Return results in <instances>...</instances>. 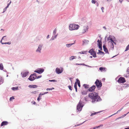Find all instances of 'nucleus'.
<instances>
[{"label":"nucleus","instance_id":"2f4dec72","mask_svg":"<svg viewBox=\"0 0 129 129\" xmlns=\"http://www.w3.org/2000/svg\"><path fill=\"white\" fill-rule=\"evenodd\" d=\"M92 3L93 4H95V3L96 1L95 0H92Z\"/></svg>","mask_w":129,"mask_h":129},{"label":"nucleus","instance_id":"4c0bfd02","mask_svg":"<svg viewBox=\"0 0 129 129\" xmlns=\"http://www.w3.org/2000/svg\"><path fill=\"white\" fill-rule=\"evenodd\" d=\"M56 29H55L53 31V34H55L56 33Z\"/></svg>","mask_w":129,"mask_h":129},{"label":"nucleus","instance_id":"f3484780","mask_svg":"<svg viewBox=\"0 0 129 129\" xmlns=\"http://www.w3.org/2000/svg\"><path fill=\"white\" fill-rule=\"evenodd\" d=\"M103 47L104 51L106 53H108V50L106 48V47L105 45H103Z\"/></svg>","mask_w":129,"mask_h":129},{"label":"nucleus","instance_id":"b1692460","mask_svg":"<svg viewBox=\"0 0 129 129\" xmlns=\"http://www.w3.org/2000/svg\"><path fill=\"white\" fill-rule=\"evenodd\" d=\"M3 69V66L2 64V63L0 64V69L2 70Z\"/></svg>","mask_w":129,"mask_h":129},{"label":"nucleus","instance_id":"13d9d810","mask_svg":"<svg viewBox=\"0 0 129 129\" xmlns=\"http://www.w3.org/2000/svg\"><path fill=\"white\" fill-rule=\"evenodd\" d=\"M125 129H129V127L125 128Z\"/></svg>","mask_w":129,"mask_h":129},{"label":"nucleus","instance_id":"4468645a","mask_svg":"<svg viewBox=\"0 0 129 129\" xmlns=\"http://www.w3.org/2000/svg\"><path fill=\"white\" fill-rule=\"evenodd\" d=\"M8 124V122L7 121H3L1 124V126H4L7 125Z\"/></svg>","mask_w":129,"mask_h":129},{"label":"nucleus","instance_id":"f8f14e48","mask_svg":"<svg viewBox=\"0 0 129 129\" xmlns=\"http://www.w3.org/2000/svg\"><path fill=\"white\" fill-rule=\"evenodd\" d=\"M88 26L85 25L83 27V29L82 30V33H84L88 31Z\"/></svg>","mask_w":129,"mask_h":129},{"label":"nucleus","instance_id":"4d7b16f0","mask_svg":"<svg viewBox=\"0 0 129 129\" xmlns=\"http://www.w3.org/2000/svg\"><path fill=\"white\" fill-rule=\"evenodd\" d=\"M48 93V92H45L44 93H45V94L47 93Z\"/></svg>","mask_w":129,"mask_h":129},{"label":"nucleus","instance_id":"c85d7f7f","mask_svg":"<svg viewBox=\"0 0 129 129\" xmlns=\"http://www.w3.org/2000/svg\"><path fill=\"white\" fill-rule=\"evenodd\" d=\"M74 43L70 44H66V46L68 47H69L70 46H72L73 45Z\"/></svg>","mask_w":129,"mask_h":129},{"label":"nucleus","instance_id":"bf43d9fd","mask_svg":"<svg viewBox=\"0 0 129 129\" xmlns=\"http://www.w3.org/2000/svg\"><path fill=\"white\" fill-rule=\"evenodd\" d=\"M98 127H95L93 128V129H95L96 128H98Z\"/></svg>","mask_w":129,"mask_h":129},{"label":"nucleus","instance_id":"69168bd1","mask_svg":"<svg viewBox=\"0 0 129 129\" xmlns=\"http://www.w3.org/2000/svg\"><path fill=\"white\" fill-rule=\"evenodd\" d=\"M96 4H97V5H98L97 6H98V3H97Z\"/></svg>","mask_w":129,"mask_h":129},{"label":"nucleus","instance_id":"0e129e2a","mask_svg":"<svg viewBox=\"0 0 129 129\" xmlns=\"http://www.w3.org/2000/svg\"><path fill=\"white\" fill-rule=\"evenodd\" d=\"M71 78H70V79L71 80V81H72V80H71Z\"/></svg>","mask_w":129,"mask_h":129},{"label":"nucleus","instance_id":"a18cd8bd","mask_svg":"<svg viewBox=\"0 0 129 129\" xmlns=\"http://www.w3.org/2000/svg\"><path fill=\"white\" fill-rule=\"evenodd\" d=\"M101 10H102V12H104L103 10H104V7H102L101 8Z\"/></svg>","mask_w":129,"mask_h":129},{"label":"nucleus","instance_id":"864d4df0","mask_svg":"<svg viewBox=\"0 0 129 129\" xmlns=\"http://www.w3.org/2000/svg\"><path fill=\"white\" fill-rule=\"evenodd\" d=\"M99 52H100V53H104V52H102L101 51H100L99 50Z\"/></svg>","mask_w":129,"mask_h":129},{"label":"nucleus","instance_id":"5fc2aeb1","mask_svg":"<svg viewBox=\"0 0 129 129\" xmlns=\"http://www.w3.org/2000/svg\"><path fill=\"white\" fill-rule=\"evenodd\" d=\"M123 0H119V1L121 3L123 1Z\"/></svg>","mask_w":129,"mask_h":129},{"label":"nucleus","instance_id":"338daca9","mask_svg":"<svg viewBox=\"0 0 129 129\" xmlns=\"http://www.w3.org/2000/svg\"><path fill=\"white\" fill-rule=\"evenodd\" d=\"M110 42V41H109V42Z\"/></svg>","mask_w":129,"mask_h":129},{"label":"nucleus","instance_id":"de8ad7c7","mask_svg":"<svg viewBox=\"0 0 129 129\" xmlns=\"http://www.w3.org/2000/svg\"><path fill=\"white\" fill-rule=\"evenodd\" d=\"M49 81H51V82H55V80H49Z\"/></svg>","mask_w":129,"mask_h":129},{"label":"nucleus","instance_id":"20e7f679","mask_svg":"<svg viewBox=\"0 0 129 129\" xmlns=\"http://www.w3.org/2000/svg\"><path fill=\"white\" fill-rule=\"evenodd\" d=\"M37 77L36 74H31L28 78V79L30 81H33L37 78Z\"/></svg>","mask_w":129,"mask_h":129},{"label":"nucleus","instance_id":"3c124183","mask_svg":"<svg viewBox=\"0 0 129 129\" xmlns=\"http://www.w3.org/2000/svg\"><path fill=\"white\" fill-rule=\"evenodd\" d=\"M127 72H129V68H128L127 70Z\"/></svg>","mask_w":129,"mask_h":129},{"label":"nucleus","instance_id":"f704fd0d","mask_svg":"<svg viewBox=\"0 0 129 129\" xmlns=\"http://www.w3.org/2000/svg\"><path fill=\"white\" fill-rule=\"evenodd\" d=\"M98 46H102V42H101V41H100V43H98Z\"/></svg>","mask_w":129,"mask_h":129},{"label":"nucleus","instance_id":"473e14b6","mask_svg":"<svg viewBox=\"0 0 129 129\" xmlns=\"http://www.w3.org/2000/svg\"><path fill=\"white\" fill-rule=\"evenodd\" d=\"M14 99V98L13 97H12L10 98V101H12V100H13Z\"/></svg>","mask_w":129,"mask_h":129},{"label":"nucleus","instance_id":"bb28decb","mask_svg":"<svg viewBox=\"0 0 129 129\" xmlns=\"http://www.w3.org/2000/svg\"><path fill=\"white\" fill-rule=\"evenodd\" d=\"M18 89V87H13L12 88V89L13 90H17Z\"/></svg>","mask_w":129,"mask_h":129},{"label":"nucleus","instance_id":"0eeeda50","mask_svg":"<svg viewBox=\"0 0 129 129\" xmlns=\"http://www.w3.org/2000/svg\"><path fill=\"white\" fill-rule=\"evenodd\" d=\"M89 52L90 53L91 55H92L94 57H96V55L95 52L93 50V49H90L89 51Z\"/></svg>","mask_w":129,"mask_h":129},{"label":"nucleus","instance_id":"2eb2a0df","mask_svg":"<svg viewBox=\"0 0 129 129\" xmlns=\"http://www.w3.org/2000/svg\"><path fill=\"white\" fill-rule=\"evenodd\" d=\"M28 87L32 88H35L37 87L38 86L36 85H29Z\"/></svg>","mask_w":129,"mask_h":129},{"label":"nucleus","instance_id":"a878e982","mask_svg":"<svg viewBox=\"0 0 129 129\" xmlns=\"http://www.w3.org/2000/svg\"><path fill=\"white\" fill-rule=\"evenodd\" d=\"M128 50H129V44L126 47V49L125 50V51H126Z\"/></svg>","mask_w":129,"mask_h":129},{"label":"nucleus","instance_id":"9b49d317","mask_svg":"<svg viewBox=\"0 0 129 129\" xmlns=\"http://www.w3.org/2000/svg\"><path fill=\"white\" fill-rule=\"evenodd\" d=\"M108 41H109V40L111 41V45H112L113 47L114 45H113V43H114L115 44H116V43H115L114 42L113 40L112 39V38H111V36L110 35L109 36V37H108Z\"/></svg>","mask_w":129,"mask_h":129},{"label":"nucleus","instance_id":"c756f323","mask_svg":"<svg viewBox=\"0 0 129 129\" xmlns=\"http://www.w3.org/2000/svg\"><path fill=\"white\" fill-rule=\"evenodd\" d=\"M76 57V56H72L71 57V58H72L70 59V60H72L73 59L75 58Z\"/></svg>","mask_w":129,"mask_h":129},{"label":"nucleus","instance_id":"1a4fd4ad","mask_svg":"<svg viewBox=\"0 0 129 129\" xmlns=\"http://www.w3.org/2000/svg\"><path fill=\"white\" fill-rule=\"evenodd\" d=\"M95 88L96 86L95 85H93L88 89V91L90 92L94 91Z\"/></svg>","mask_w":129,"mask_h":129},{"label":"nucleus","instance_id":"ea45409f","mask_svg":"<svg viewBox=\"0 0 129 129\" xmlns=\"http://www.w3.org/2000/svg\"><path fill=\"white\" fill-rule=\"evenodd\" d=\"M41 96H40L39 95L38 97L37 98V100L38 101H39L40 100V98L41 97Z\"/></svg>","mask_w":129,"mask_h":129},{"label":"nucleus","instance_id":"cd10ccee","mask_svg":"<svg viewBox=\"0 0 129 129\" xmlns=\"http://www.w3.org/2000/svg\"><path fill=\"white\" fill-rule=\"evenodd\" d=\"M3 80L2 79V77H0V84L3 83Z\"/></svg>","mask_w":129,"mask_h":129},{"label":"nucleus","instance_id":"ddd939ff","mask_svg":"<svg viewBox=\"0 0 129 129\" xmlns=\"http://www.w3.org/2000/svg\"><path fill=\"white\" fill-rule=\"evenodd\" d=\"M29 72H23L21 73L22 76L23 77H26L28 74Z\"/></svg>","mask_w":129,"mask_h":129},{"label":"nucleus","instance_id":"dca6fc26","mask_svg":"<svg viewBox=\"0 0 129 129\" xmlns=\"http://www.w3.org/2000/svg\"><path fill=\"white\" fill-rule=\"evenodd\" d=\"M5 37H6V36H4L2 38V39L1 41V43L2 44H8L9 45L10 44H11V43L10 42H7V43H3L2 42V40H3L4 38Z\"/></svg>","mask_w":129,"mask_h":129},{"label":"nucleus","instance_id":"aec40b11","mask_svg":"<svg viewBox=\"0 0 129 129\" xmlns=\"http://www.w3.org/2000/svg\"><path fill=\"white\" fill-rule=\"evenodd\" d=\"M83 86L85 89H88L89 87V85L86 84H84Z\"/></svg>","mask_w":129,"mask_h":129},{"label":"nucleus","instance_id":"7c9ffc66","mask_svg":"<svg viewBox=\"0 0 129 129\" xmlns=\"http://www.w3.org/2000/svg\"><path fill=\"white\" fill-rule=\"evenodd\" d=\"M123 107L122 108H121V109H120L119 110H118V111L116 113H115L114 114H113V115H114V114H117V113L118 112H120V111H121V110L123 109ZM112 116V115H111V116Z\"/></svg>","mask_w":129,"mask_h":129},{"label":"nucleus","instance_id":"c03bdc74","mask_svg":"<svg viewBox=\"0 0 129 129\" xmlns=\"http://www.w3.org/2000/svg\"><path fill=\"white\" fill-rule=\"evenodd\" d=\"M37 91H35L31 92L32 93H36Z\"/></svg>","mask_w":129,"mask_h":129},{"label":"nucleus","instance_id":"39448f33","mask_svg":"<svg viewBox=\"0 0 129 129\" xmlns=\"http://www.w3.org/2000/svg\"><path fill=\"white\" fill-rule=\"evenodd\" d=\"M117 81L119 83H123L126 82V81L124 78L120 77L118 80Z\"/></svg>","mask_w":129,"mask_h":129},{"label":"nucleus","instance_id":"c9c22d12","mask_svg":"<svg viewBox=\"0 0 129 129\" xmlns=\"http://www.w3.org/2000/svg\"><path fill=\"white\" fill-rule=\"evenodd\" d=\"M96 113H92L90 115V116H92L93 115H94L96 114Z\"/></svg>","mask_w":129,"mask_h":129},{"label":"nucleus","instance_id":"58836bf2","mask_svg":"<svg viewBox=\"0 0 129 129\" xmlns=\"http://www.w3.org/2000/svg\"><path fill=\"white\" fill-rule=\"evenodd\" d=\"M44 94H45V93H40V94H39V96H41V95H44Z\"/></svg>","mask_w":129,"mask_h":129},{"label":"nucleus","instance_id":"e2e57ef3","mask_svg":"<svg viewBox=\"0 0 129 129\" xmlns=\"http://www.w3.org/2000/svg\"><path fill=\"white\" fill-rule=\"evenodd\" d=\"M125 77H128V76H124Z\"/></svg>","mask_w":129,"mask_h":129},{"label":"nucleus","instance_id":"774afa93","mask_svg":"<svg viewBox=\"0 0 129 129\" xmlns=\"http://www.w3.org/2000/svg\"><path fill=\"white\" fill-rule=\"evenodd\" d=\"M82 54H84V53L83 52H82Z\"/></svg>","mask_w":129,"mask_h":129},{"label":"nucleus","instance_id":"49530a36","mask_svg":"<svg viewBox=\"0 0 129 129\" xmlns=\"http://www.w3.org/2000/svg\"><path fill=\"white\" fill-rule=\"evenodd\" d=\"M76 64L77 65H85V64H84V63H83V64Z\"/></svg>","mask_w":129,"mask_h":129},{"label":"nucleus","instance_id":"a19ab883","mask_svg":"<svg viewBox=\"0 0 129 129\" xmlns=\"http://www.w3.org/2000/svg\"><path fill=\"white\" fill-rule=\"evenodd\" d=\"M11 3V1H10V3H9V4H8V5H7V6L6 7V8H8V7H9V5Z\"/></svg>","mask_w":129,"mask_h":129},{"label":"nucleus","instance_id":"423d86ee","mask_svg":"<svg viewBox=\"0 0 129 129\" xmlns=\"http://www.w3.org/2000/svg\"><path fill=\"white\" fill-rule=\"evenodd\" d=\"M83 105H82V103H80V102L77 105V110L79 111H80L82 109V108L83 107Z\"/></svg>","mask_w":129,"mask_h":129},{"label":"nucleus","instance_id":"72a5a7b5","mask_svg":"<svg viewBox=\"0 0 129 129\" xmlns=\"http://www.w3.org/2000/svg\"><path fill=\"white\" fill-rule=\"evenodd\" d=\"M54 88H47L46 90H52V89H54Z\"/></svg>","mask_w":129,"mask_h":129},{"label":"nucleus","instance_id":"37998d69","mask_svg":"<svg viewBox=\"0 0 129 129\" xmlns=\"http://www.w3.org/2000/svg\"><path fill=\"white\" fill-rule=\"evenodd\" d=\"M42 77V76H38L37 77V79H39V78H41Z\"/></svg>","mask_w":129,"mask_h":129},{"label":"nucleus","instance_id":"6e6d98bb","mask_svg":"<svg viewBox=\"0 0 129 129\" xmlns=\"http://www.w3.org/2000/svg\"><path fill=\"white\" fill-rule=\"evenodd\" d=\"M47 38L48 39L49 38V35H48L47 36Z\"/></svg>","mask_w":129,"mask_h":129},{"label":"nucleus","instance_id":"9d476101","mask_svg":"<svg viewBox=\"0 0 129 129\" xmlns=\"http://www.w3.org/2000/svg\"><path fill=\"white\" fill-rule=\"evenodd\" d=\"M44 71V69H39L35 71V72L39 74L42 73Z\"/></svg>","mask_w":129,"mask_h":129},{"label":"nucleus","instance_id":"603ef678","mask_svg":"<svg viewBox=\"0 0 129 129\" xmlns=\"http://www.w3.org/2000/svg\"><path fill=\"white\" fill-rule=\"evenodd\" d=\"M97 42L98 43H100V41L99 40H98L97 41Z\"/></svg>","mask_w":129,"mask_h":129},{"label":"nucleus","instance_id":"09e8293b","mask_svg":"<svg viewBox=\"0 0 129 129\" xmlns=\"http://www.w3.org/2000/svg\"><path fill=\"white\" fill-rule=\"evenodd\" d=\"M128 113H129V112H128L127 114H124L123 116H126V115L127 114H128Z\"/></svg>","mask_w":129,"mask_h":129},{"label":"nucleus","instance_id":"052dcab7","mask_svg":"<svg viewBox=\"0 0 129 129\" xmlns=\"http://www.w3.org/2000/svg\"><path fill=\"white\" fill-rule=\"evenodd\" d=\"M7 9V8H6V7L5 9H4V11H5Z\"/></svg>","mask_w":129,"mask_h":129},{"label":"nucleus","instance_id":"79ce46f5","mask_svg":"<svg viewBox=\"0 0 129 129\" xmlns=\"http://www.w3.org/2000/svg\"><path fill=\"white\" fill-rule=\"evenodd\" d=\"M99 47L100 49L101 50H102V45L99 46Z\"/></svg>","mask_w":129,"mask_h":129},{"label":"nucleus","instance_id":"7ed1b4c3","mask_svg":"<svg viewBox=\"0 0 129 129\" xmlns=\"http://www.w3.org/2000/svg\"><path fill=\"white\" fill-rule=\"evenodd\" d=\"M95 84L98 89H100L102 86V83L101 81L97 79L95 82Z\"/></svg>","mask_w":129,"mask_h":129},{"label":"nucleus","instance_id":"e433bc0d","mask_svg":"<svg viewBox=\"0 0 129 129\" xmlns=\"http://www.w3.org/2000/svg\"><path fill=\"white\" fill-rule=\"evenodd\" d=\"M68 88H69V89L71 90H72V87L70 86H68Z\"/></svg>","mask_w":129,"mask_h":129},{"label":"nucleus","instance_id":"680f3d73","mask_svg":"<svg viewBox=\"0 0 129 129\" xmlns=\"http://www.w3.org/2000/svg\"><path fill=\"white\" fill-rule=\"evenodd\" d=\"M92 56H90V58H92Z\"/></svg>","mask_w":129,"mask_h":129},{"label":"nucleus","instance_id":"f257e3e1","mask_svg":"<svg viewBox=\"0 0 129 129\" xmlns=\"http://www.w3.org/2000/svg\"><path fill=\"white\" fill-rule=\"evenodd\" d=\"M88 96L89 98L92 100V103L99 101L101 100L100 97L99 96L98 94L96 92L90 93L88 94Z\"/></svg>","mask_w":129,"mask_h":129},{"label":"nucleus","instance_id":"5701e85b","mask_svg":"<svg viewBox=\"0 0 129 129\" xmlns=\"http://www.w3.org/2000/svg\"><path fill=\"white\" fill-rule=\"evenodd\" d=\"M74 87L76 91V92L77 91V82H76L74 84Z\"/></svg>","mask_w":129,"mask_h":129},{"label":"nucleus","instance_id":"4be33fe9","mask_svg":"<svg viewBox=\"0 0 129 129\" xmlns=\"http://www.w3.org/2000/svg\"><path fill=\"white\" fill-rule=\"evenodd\" d=\"M105 69H106L105 68H103V67H100L99 68V70L101 71H102L105 70Z\"/></svg>","mask_w":129,"mask_h":129},{"label":"nucleus","instance_id":"6e6552de","mask_svg":"<svg viewBox=\"0 0 129 129\" xmlns=\"http://www.w3.org/2000/svg\"><path fill=\"white\" fill-rule=\"evenodd\" d=\"M63 69L62 68L60 69L58 68H57L56 69L55 71L56 73L58 74L61 73L63 72Z\"/></svg>","mask_w":129,"mask_h":129},{"label":"nucleus","instance_id":"412c9836","mask_svg":"<svg viewBox=\"0 0 129 129\" xmlns=\"http://www.w3.org/2000/svg\"><path fill=\"white\" fill-rule=\"evenodd\" d=\"M81 93L82 94L86 95L87 94L86 91L83 90L81 92Z\"/></svg>","mask_w":129,"mask_h":129},{"label":"nucleus","instance_id":"f03ea898","mask_svg":"<svg viewBox=\"0 0 129 129\" xmlns=\"http://www.w3.org/2000/svg\"><path fill=\"white\" fill-rule=\"evenodd\" d=\"M79 26L78 25L74 24H71L69 25V29L70 30L77 29L78 28Z\"/></svg>","mask_w":129,"mask_h":129},{"label":"nucleus","instance_id":"8fccbe9b","mask_svg":"<svg viewBox=\"0 0 129 129\" xmlns=\"http://www.w3.org/2000/svg\"><path fill=\"white\" fill-rule=\"evenodd\" d=\"M32 103H33V104H36V103L35 102H31Z\"/></svg>","mask_w":129,"mask_h":129},{"label":"nucleus","instance_id":"6ab92c4d","mask_svg":"<svg viewBox=\"0 0 129 129\" xmlns=\"http://www.w3.org/2000/svg\"><path fill=\"white\" fill-rule=\"evenodd\" d=\"M76 82H77V83L78 85V86H79V87H80V81L78 79H76Z\"/></svg>","mask_w":129,"mask_h":129},{"label":"nucleus","instance_id":"a211bd4d","mask_svg":"<svg viewBox=\"0 0 129 129\" xmlns=\"http://www.w3.org/2000/svg\"><path fill=\"white\" fill-rule=\"evenodd\" d=\"M42 45H40L39 46L38 49L36 50V51H39V52H40V51L41 50Z\"/></svg>","mask_w":129,"mask_h":129},{"label":"nucleus","instance_id":"393cba45","mask_svg":"<svg viewBox=\"0 0 129 129\" xmlns=\"http://www.w3.org/2000/svg\"><path fill=\"white\" fill-rule=\"evenodd\" d=\"M85 122V121L83 122L82 123H79V124H77L76 125H75L74 127H76V126H78L82 124H83L84 122Z\"/></svg>","mask_w":129,"mask_h":129}]
</instances>
